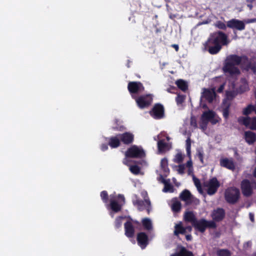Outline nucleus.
I'll return each mask as SVG.
<instances>
[{
    "instance_id": "obj_7",
    "label": "nucleus",
    "mask_w": 256,
    "mask_h": 256,
    "mask_svg": "<svg viewBox=\"0 0 256 256\" xmlns=\"http://www.w3.org/2000/svg\"><path fill=\"white\" fill-rule=\"evenodd\" d=\"M204 185L207 188V194L208 195H213L215 194L218 188L220 186V182L216 178L213 177L209 180L204 182Z\"/></svg>"
},
{
    "instance_id": "obj_4",
    "label": "nucleus",
    "mask_w": 256,
    "mask_h": 256,
    "mask_svg": "<svg viewBox=\"0 0 256 256\" xmlns=\"http://www.w3.org/2000/svg\"><path fill=\"white\" fill-rule=\"evenodd\" d=\"M193 226L198 232L204 233L207 228H216L217 226L216 222L212 220H207L204 218L196 220Z\"/></svg>"
},
{
    "instance_id": "obj_32",
    "label": "nucleus",
    "mask_w": 256,
    "mask_h": 256,
    "mask_svg": "<svg viewBox=\"0 0 256 256\" xmlns=\"http://www.w3.org/2000/svg\"><path fill=\"white\" fill-rule=\"evenodd\" d=\"M236 96V93L234 90L226 91V98L223 100V101L226 100L227 102H230Z\"/></svg>"
},
{
    "instance_id": "obj_6",
    "label": "nucleus",
    "mask_w": 256,
    "mask_h": 256,
    "mask_svg": "<svg viewBox=\"0 0 256 256\" xmlns=\"http://www.w3.org/2000/svg\"><path fill=\"white\" fill-rule=\"evenodd\" d=\"M132 204L140 212L146 210L148 214H149L152 210L151 202L148 196L145 198L144 200L136 198L132 201Z\"/></svg>"
},
{
    "instance_id": "obj_28",
    "label": "nucleus",
    "mask_w": 256,
    "mask_h": 256,
    "mask_svg": "<svg viewBox=\"0 0 256 256\" xmlns=\"http://www.w3.org/2000/svg\"><path fill=\"white\" fill-rule=\"evenodd\" d=\"M185 234V228L182 226V222L175 225L174 230V234L175 236H178L180 234Z\"/></svg>"
},
{
    "instance_id": "obj_43",
    "label": "nucleus",
    "mask_w": 256,
    "mask_h": 256,
    "mask_svg": "<svg viewBox=\"0 0 256 256\" xmlns=\"http://www.w3.org/2000/svg\"><path fill=\"white\" fill-rule=\"evenodd\" d=\"M130 170L132 173L138 174L140 172V168L137 165H132L130 166Z\"/></svg>"
},
{
    "instance_id": "obj_46",
    "label": "nucleus",
    "mask_w": 256,
    "mask_h": 256,
    "mask_svg": "<svg viewBox=\"0 0 256 256\" xmlns=\"http://www.w3.org/2000/svg\"><path fill=\"white\" fill-rule=\"evenodd\" d=\"M193 180L194 182V185L198 188V190L200 191L202 190V186H201V184L200 180L196 178L194 176L193 177Z\"/></svg>"
},
{
    "instance_id": "obj_13",
    "label": "nucleus",
    "mask_w": 256,
    "mask_h": 256,
    "mask_svg": "<svg viewBox=\"0 0 256 256\" xmlns=\"http://www.w3.org/2000/svg\"><path fill=\"white\" fill-rule=\"evenodd\" d=\"M128 89L130 94H135L143 92L144 88L140 82H130L128 84Z\"/></svg>"
},
{
    "instance_id": "obj_49",
    "label": "nucleus",
    "mask_w": 256,
    "mask_h": 256,
    "mask_svg": "<svg viewBox=\"0 0 256 256\" xmlns=\"http://www.w3.org/2000/svg\"><path fill=\"white\" fill-rule=\"evenodd\" d=\"M167 92L170 93L176 94L177 91V88L174 86H170L166 90Z\"/></svg>"
},
{
    "instance_id": "obj_10",
    "label": "nucleus",
    "mask_w": 256,
    "mask_h": 256,
    "mask_svg": "<svg viewBox=\"0 0 256 256\" xmlns=\"http://www.w3.org/2000/svg\"><path fill=\"white\" fill-rule=\"evenodd\" d=\"M150 116L155 119H161L164 116V108L160 104H156L154 105L152 110L150 111Z\"/></svg>"
},
{
    "instance_id": "obj_1",
    "label": "nucleus",
    "mask_w": 256,
    "mask_h": 256,
    "mask_svg": "<svg viewBox=\"0 0 256 256\" xmlns=\"http://www.w3.org/2000/svg\"><path fill=\"white\" fill-rule=\"evenodd\" d=\"M230 43L228 36L222 31L214 32L210 34L204 46V50L211 54H216L222 50V46Z\"/></svg>"
},
{
    "instance_id": "obj_59",
    "label": "nucleus",
    "mask_w": 256,
    "mask_h": 256,
    "mask_svg": "<svg viewBox=\"0 0 256 256\" xmlns=\"http://www.w3.org/2000/svg\"><path fill=\"white\" fill-rule=\"evenodd\" d=\"M192 160H190L186 162V166L190 168L192 167Z\"/></svg>"
},
{
    "instance_id": "obj_57",
    "label": "nucleus",
    "mask_w": 256,
    "mask_h": 256,
    "mask_svg": "<svg viewBox=\"0 0 256 256\" xmlns=\"http://www.w3.org/2000/svg\"><path fill=\"white\" fill-rule=\"evenodd\" d=\"M186 151L188 156L190 157L191 148H186Z\"/></svg>"
},
{
    "instance_id": "obj_8",
    "label": "nucleus",
    "mask_w": 256,
    "mask_h": 256,
    "mask_svg": "<svg viewBox=\"0 0 256 256\" xmlns=\"http://www.w3.org/2000/svg\"><path fill=\"white\" fill-rule=\"evenodd\" d=\"M240 188L244 196L249 197L253 194V184L248 179H244L241 182Z\"/></svg>"
},
{
    "instance_id": "obj_31",
    "label": "nucleus",
    "mask_w": 256,
    "mask_h": 256,
    "mask_svg": "<svg viewBox=\"0 0 256 256\" xmlns=\"http://www.w3.org/2000/svg\"><path fill=\"white\" fill-rule=\"evenodd\" d=\"M179 256H194L193 253L188 250L185 247L180 246L178 252Z\"/></svg>"
},
{
    "instance_id": "obj_12",
    "label": "nucleus",
    "mask_w": 256,
    "mask_h": 256,
    "mask_svg": "<svg viewBox=\"0 0 256 256\" xmlns=\"http://www.w3.org/2000/svg\"><path fill=\"white\" fill-rule=\"evenodd\" d=\"M238 122L250 130H256V117L240 116L238 118Z\"/></svg>"
},
{
    "instance_id": "obj_20",
    "label": "nucleus",
    "mask_w": 256,
    "mask_h": 256,
    "mask_svg": "<svg viewBox=\"0 0 256 256\" xmlns=\"http://www.w3.org/2000/svg\"><path fill=\"white\" fill-rule=\"evenodd\" d=\"M220 165L232 170H234L236 168V166L232 158H224L220 159Z\"/></svg>"
},
{
    "instance_id": "obj_58",
    "label": "nucleus",
    "mask_w": 256,
    "mask_h": 256,
    "mask_svg": "<svg viewBox=\"0 0 256 256\" xmlns=\"http://www.w3.org/2000/svg\"><path fill=\"white\" fill-rule=\"evenodd\" d=\"M185 228V233L186 232V231L188 230V232H191L192 230V228L191 226H187L186 227H184Z\"/></svg>"
},
{
    "instance_id": "obj_45",
    "label": "nucleus",
    "mask_w": 256,
    "mask_h": 256,
    "mask_svg": "<svg viewBox=\"0 0 256 256\" xmlns=\"http://www.w3.org/2000/svg\"><path fill=\"white\" fill-rule=\"evenodd\" d=\"M185 100V96L183 95L178 94L176 98V104L179 105L182 104Z\"/></svg>"
},
{
    "instance_id": "obj_38",
    "label": "nucleus",
    "mask_w": 256,
    "mask_h": 256,
    "mask_svg": "<svg viewBox=\"0 0 256 256\" xmlns=\"http://www.w3.org/2000/svg\"><path fill=\"white\" fill-rule=\"evenodd\" d=\"M214 26L216 28L222 30H226V28L228 27L227 24H226L224 22L220 20L216 21L214 24Z\"/></svg>"
},
{
    "instance_id": "obj_30",
    "label": "nucleus",
    "mask_w": 256,
    "mask_h": 256,
    "mask_svg": "<svg viewBox=\"0 0 256 256\" xmlns=\"http://www.w3.org/2000/svg\"><path fill=\"white\" fill-rule=\"evenodd\" d=\"M178 88L183 92H186L188 88V85L186 81L182 79H180L176 82Z\"/></svg>"
},
{
    "instance_id": "obj_42",
    "label": "nucleus",
    "mask_w": 256,
    "mask_h": 256,
    "mask_svg": "<svg viewBox=\"0 0 256 256\" xmlns=\"http://www.w3.org/2000/svg\"><path fill=\"white\" fill-rule=\"evenodd\" d=\"M204 151L202 148H198L196 150V156L198 158L202 164H204Z\"/></svg>"
},
{
    "instance_id": "obj_26",
    "label": "nucleus",
    "mask_w": 256,
    "mask_h": 256,
    "mask_svg": "<svg viewBox=\"0 0 256 256\" xmlns=\"http://www.w3.org/2000/svg\"><path fill=\"white\" fill-rule=\"evenodd\" d=\"M242 66L244 67L246 70L248 71L251 70L254 74H256V62H252L251 60L248 58V62L245 64H242Z\"/></svg>"
},
{
    "instance_id": "obj_35",
    "label": "nucleus",
    "mask_w": 256,
    "mask_h": 256,
    "mask_svg": "<svg viewBox=\"0 0 256 256\" xmlns=\"http://www.w3.org/2000/svg\"><path fill=\"white\" fill-rule=\"evenodd\" d=\"M216 254L217 256H231V252L228 249H218Z\"/></svg>"
},
{
    "instance_id": "obj_27",
    "label": "nucleus",
    "mask_w": 256,
    "mask_h": 256,
    "mask_svg": "<svg viewBox=\"0 0 256 256\" xmlns=\"http://www.w3.org/2000/svg\"><path fill=\"white\" fill-rule=\"evenodd\" d=\"M230 102H227L226 100L222 101V115L224 118L227 120L230 114Z\"/></svg>"
},
{
    "instance_id": "obj_29",
    "label": "nucleus",
    "mask_w": 256,
    "mask_h": 256,
    "mask_svg": "<svg viewBox=\"0 0 256 256\" xmlns=\"http://www.w3.org/2000/svg\"><path fill=\"white\" fill-rule=\"evenodd\" d=\"M142 224L144 230H150L152 229V222L150 218H144L142 220Z\"/></svg>"
},
{
    "instance_id": "obj_5",
    "label": "nucleus",
    "mask_w": 256,
    "mask_h": 256,
    "mask_svg": "<svg viewBox=\"0 0 256 256\" xmlns=\"http://www.w3.org/2000/svg\"><path fill=\"white\" fill-rule=\"evenodd\" d=\"M126 158H143L146 154L144 150L136 145H133L129 148L125 152Z\"/></svg>"
},
{
    "instance_id": "obj_22",
    "label": "nucleus",
    "mask_w": 256,
    "mask_h": 256,
    "mask_svg": "<svg viewBox=\"0 0 256 256\" xmlns=\"http://www.w3.org/2000/svg\"><path fill=\"white\" fill-rule=\"evenodd\" d=\"M192 195L190 192L188 190H184L180 194V198L182 201L186 202L187 204H190L192 203Z\"/></svg>"
},
{
    "instance_id": "obj_14",
    "label": "nucleus",
    "mask_w": 256,
    "mask_h": 256,
    "mask_svg": "<svg viewBox=\"0 0 256 256\" xmlns=\"http://www.w3.org/2000/svg\"><path fill=\"white\" fill-rule=\"evenodd\" d=\"M227 26L232 29L242 30L245 29L246 25L243 21L233 18L227 22Z\"/></svg>"
},
{
    "instance_id": "obj_63",
    "label": "nucleus",
    "mask_w": 256,
    "mask_h": 256,
    "mask_svg": "<svg viewBox=\"0 0 256 256\" xmlns=\"http://www.w3.org/2000/svg\"><path fill=\"white\" fill-rule=\"evenodd\" d=\"M250 220L252 222H254V216L252 213L250 214Z\"/></svg>"
},
{
    "instance_id": "obj_36",
    "label": "nucleus",
    "mask_w": 256,
    "mask_h": 256,
    "mask_svg": "<svg viewBox=\"0 0 256 256\" xmlns=\"http://www.w3.org/2000/svg\"><path fill=\"white\" fill-rule=\"evenodd\" d=\"M119 120L118 119H115L114 120V126L112 127V129L116 131H122L125 129L124 126L119 124Z\"/></svg>"
},
{
    "instance_id": "obj_51",
    "label": "nucleus",
    "mask_w": 256,
    "mask_h": 256,
    "mask_svg": "<svg viewBox=\"0 0 256 256\" xmlns=\"http://www.w3.org/2000/svg\"><path fill=\"white\" fill-rule=\"evenodd\" d=\"M254 0H246V2L248 3L247 4V6L249 8L250 10H252V9L253 6L252 4Z\"/></svg>"
},
{
    "instance_id": "obj_17",
    "label": "nucleus",
    "mask_w": 256,
    "mask_h": 256,
    "mask_svg": "<svg viewBox=\"0 0 256 256\" xmlns=\"http://www.w3.org/2000/svg\"><path fill=\"white\" fill-rule=\"evenodd\" d=\"M118 136L120 141L124 144L129 145L134 141V134L130 132H125L123 134H119Z\"/></svg>"
},
{
    "instance_id": "obj_48",
    "label": "nucleus",
    "mask_w": 256,
    "mask_h": 256,
    "mask_svg": "<svg viewBox=\"0 0 256 256\" xmlns=\"http://www.w3.org/2000/svg\"><path fill=\"white\" fill-rule=\"evenodd\" d=\"M190 124L194 128H197L198 127L196 120L194 116H192L190 118Z\"/></svg>"
},
{
    "instance_id": "obj_56",
    "label": "nucleus",
    "mask_w": 256,
    "mask_h": 256,
    "mask_svg": "<svg viewBox=\"0 0 256 256\" xmlns=\"http://www.w3.org/2000/svg\"><path fill=\"white\" fill-rule=\"evenodd\" d=\"M160 180H161V182H162V184H165L167 183L168 182H169V181H170V180H166L164 179V178L162 177V176H160Z\"/></svg>"
},
{
    "instance_id": "obj_44",
    "label": "nucleus",
    "mask_w": 256,
    "mask_h": 256,
    "mask_svg": "<svg viewBox=\"0 0 256 256\" xmlns=\"http://www.w3.org/2000/svg\"><path fill=\"white\" fill-rule=\"evenodd\" d=\"M184 158L181 153H178L174 158V162L176 163L180 164L183 160Z\"/></svg>"
},
{
    "instance_id": "obj_47",
    "label": "nucleus",
    "mask_w": 256,
    "mask_h": 256,
    "mask_svg": "<svg viewBox=\"0 0 256 256\" xmlns=\"http://www.w3.org/2000/svg\"><path fill=\"white\" fill-rule=\"evenodd\" d=\"M173 189L172 186L170 183V181L167 183L164 184V188L163 189V192H168L170 191H172Z\"/></svg>"
},
{
    "instance_id": "obj_21",
    "label": "nucleus",
    "mask_w": 256,
    "mask_h": 256,
    "mask_svg": "<svg viewBox=\"0 0 256 256\" xmlns=\"http://www.w3.org/2000/svg\"><path fill=\"white\" fill-rule=\"evenodd\" d=\"M110 207L112 210L114 212H118L121 210L122 206L115 200L114 196L110 195Z\"/></svg>"
},
{
    "instance_id": "obj_54",
    "label": "nucleus",
    "mask_w": 256,
    "mask_h": 256,
    "mask_svg": "<svg viewBox=\"0 0 256 256\" xmlns=\"http://www.w3.org/2000/svg\"><path fill=\"white\" fill-rule=\"evenodd\" d=\"M186 148H191V140L190 137L186 140Z\"/></svg>"
},
{
    "instance_id": "obj_64",
    "label": "nucleus",
    "mask_w": 256,
    "mask_h": 256,
    "mask_svg": "<svg viewBox=\"0 0 256 256\" xmlns=\"http://www.w3.org/2000/svg\"><path fill=\"white\" fill-rule=\"evenodd\" d=\"M253 176L256 178V167L254 168L253 172Z\"/></svg>"
},
{
    "instance_id": "obj_16",
    "label": "nucleus",
    "mask_w": 256,
    "mask_h": 256,
    "mask_svg": "<svg viewBox=\"0 0 256 256\" xmlns=\"http://www.w3.org/2000/svg\"><path fill=\"white\" fill-rule=\"evenodd\" d=\"M225 210L222 208H218L214 210L211 214L214 222H219L222 221L225 217Z\"/></svg>"
},
{
    "instance_id": "obj_37",
    "label": "nucleus",
    "mask_w": 256,
    "mask_h": 256,
    "mask_svg": "<svg viewBox=\"0 0 256 256\" xmlns=\"http://www.w3.org/2000/svg\"><path fill=\"white\" fill-rule=\"evenodd\" d=\"M166 146L167 144L164 142L163 140H160L158 142V148L160 152H164Z\"/></svg>"
},
{
    "instance_id": "obj_11",
    "label": "nucleus",
    "mask_w": 256,
    "mask_h": 256,
    "mask_svg": "<svg viewBox=\"0 0 256 256\" xmlns=\"http://www.w3.org/2000/svg\"><path fill=\"white\" fill-rule=\"evenodd\" d=\"M218 118H216V113L212 110L204 112L201 116V120L210 122L212 124L214 125L219 122Z\"/></svg>"
},
{
    "instance_id": "obj_53",
    "label": "nucleus",
    "mask_w": 256,
    "mask_h": 256,
    "mask_svg": "<svg viewBox=\"0 0 256 256\" xmlns=\"http://www.w3.org/2000/svg\"><path fill=\"white\" fill-rule=\"evenodd\" d=\"M100 148L102 151H106L108 149V145L106 144H102L101 145Z\"/></svg>"
},
{
    "instance_id": "obj_2",
    "label": "nucleus",
    "mask_w": 256,
    "mask_h": 256,
    "mask_svg": "<svg viewBox=\"0 0 256 256\" xmlns=\"http://www.w3.org/2000/svg\"><path fill=\"white\" fill-rule=\"evenodd\" d=\"M248 60V57L246 55L230 54L226 58L222 70L225 74L231 76L238 75L240 72L236 66L245 64Z\"/></svg>"
},
{
    "instance_id": "obj_19",
    "label": "nucleus",
    "mask_w": 256,
    "mask_h": 256,
    "mask_svg": "<svg viewBox=\"0 0 256 256\" xmlns=\"http://www.w3.org/2000/svg\"><path fill=\"white\" fill-rule=\"evenodd\" d=\"M124 234L128 238H132L134 236L135 230L132 221L128 220L124 224Z\"/></svg>"
},
{
    "instance_id": "obj_60",
    "label": "nucleus",
    "mask_w": 256,
    "mask_h": 256,
    "mask_svg": "<svg viewBox=\"0 0 256 256\" xmlns=\"http://www.w3.org/2000/svg\"><path fill=\"white\" fill-rule=\"evenodd\" d=\"M118 198L119 199H120L122 201L124 202L125 198L123 195L122 194H118Z\"/></svg>"
},
{
    "instance_id": "obj_15",
    "label": "nucleus",
    "mask_w": 256,
    "mask_h": 256,
    "mask_svg": "<svg viewBox=\"0 0 256 256\" xmlns=\"http://www.w3.org/2000/svg\"><path fill=\"white\" fill-rule=\"evenodd\" d=\"M216 96V93L214 88H203L202 93V98H204L208 102L212 103Z\"/></svg>"
},
{
    "instance_id": "obj_23",
    "label": "nucleus",
    "mask_w": 256,
    "mask_h": 256,
    "mask_svg": "<svg viewBox=\"0 0 256 256\" xmlns=\"http://www.w3.org/2000/svg\"><path fill=\"white\" fill-rule=\"evenodd\" d=\"M184 219L185 222H191L192 226L197 220L195 215L192 211L186 212L184 215Z\"/></svg>"
},
{
    "instance_id": "obj_3",
    "label": "nucleus",
    "mask_w": 256,
    "mask_h": 256,
    "mask_svg": "<svg viewBox=\"0 0 256 256\" xmlns=\"http://www.w3.org/2000/svg\"><path fill=\"white\" fill-rule=\"evenodd\" d=\"M240 191L236 187L228 188L224 192V199L230 204H234L238 202L240 198Z\"/></svg>"
},
{
    "instance_id": "obj_24",
    "label": "nucleus",
    "mask_w": 256,
    "mask_h": 256,
    "mask_svg": "<svg viewBox=\"0 0 256 256\" xmlns=\"http://www.w3.org/2000/svg\"><path fill=\"white\" fill-rule=\"evenodd\" d=\"M245 140L249 144H254L256 140V134L251 131H247L244 133Z\"/></svg>"
},
{
    "instance_id": "obj_61",
    "label": "nucleus",
    "mask_w": 256,
    "mask_h": 256,
    "mask_svg": "<svg viewBox=\"0 0 256 256\" xmlns=\"http://www.w3.org/2000/svg\"><path fill=\"white\" fill-rule=\"evenodd\" d=\"M186 238L188 241H190L192 239V236L190 234H188L186 236Z\"/></svg>"
},
{
    "instance_id": "obj_52",
    "label": "nucleus",
    "mask_w": 256,
    "mask_h": 256,
    "mask_svg": "<svg viewBox=\"0 0 256 256\" xmlns=\"http://www.w3.org/2000/svg\"><path fill=\"white\" fill-rule=\"evenodd\" d=\"M185 168L184 165H180L178 166V172L180 174H183L184 172Z\"/></svg>"
},
{
    "instance_id": "obj_40",
    "label": "nucleus",
    "mask_w": 256,
    "mask_h": 256,
    "mask_svg": "<svg viewBox=\"0 0 256 256\" xmlns=\"http://www.w3.org/2000/svg\"><path fill=\"white\" fill-rule=\"evenodd\" d=\"M123 218H124L121 216H119L116 218L114 221V227L116 229H118L122 226V220Z\"/></svg>"
},
{
    "instance_id": "obj_33",
    "label": "nucleus",
    "mask_w": 256,
    "mask_h": 256,
    "mask_svg": "<svg viewBox=\"0 0 256 256\" xmlns=\"http://www.w3.org/2000/svg\"><path fill=\"white\" fill-rule=\"evenodd\" d=\"M160 167L164 172L168 173L170 170L168 168V161L166 158H164L162 159L160 162Z\"/></svg>"
},
{
    "instance_id": "obj_62",
    "label": "nucleus",
    "mask_w": 256,
    "mask_h": 256,
    "mask_svg": "<svg viewBox=\"0 0 256 256\" xmlns=\"http://www.w3.org/2000/svg\"><path fill=\"white\" fill-rule=\"evenodd\" d=\"M128 162H129V160L126 158H125L124 159V160H123L124 164L125 165H126V166H128Z\"/></svg>"
},
{
    "instance_id": "obj_39",
    "label": "nucleus",
    "mask_w": 256,
    "mask_h": 256,
    "mask_svg": "<svg viewBox=\"0 0 256 256\" xmlns=\"http://www.w3.org/2000/svg\"><path fill=\"white\" fill-rule=\"evenodd\" d=\"M181 208V204L178 201L174 202L172 206V210L176 212H179Z\"/></svg>"
},
{
    "instance_id": "obj_34",
    "label": "nucleus",
    "mask_w": 256,
    "mask_h": 256,
    "mask_svg": "<svg viewBox=\"0 0 256 256\" xmlns=\"http://www.w3.org/2000/svg\"><path fill=\"white\" fill-rule=\"evenodd\" d=\"M255 110V106L252 104H248L246 108L243 109L242 114L248 116Z\"/></svg>"
},
{
    "instance_id": "obj_50",
    "label": "nucleus",
    "mask_w": 256,
    "mask_h": 256,
    "mask_svg": "<svg viewBox=\"0 0 256 256\" xmlns=\"http://www.w3.org/2000/svg\"><path fill=\"white\" fill-rule=\"evenodd\" d=\"M201 121L202 122H201V123L200 124V127L201 129L204 130H206L208 122H204V120H201Z\"/></svg>"
},
{
    "instance_id": "obj_9",
    "label": "nucleus",
    "mask_w": 256,
    "mask_h": 256,
    "mask_svg": "<svg viewBox=\"0 0 256 256\" xmlns=\"http://www.w3.org/2000/svg\"><path fill=\"white\" fill-rule=\"evenodd\" d=\"M132 98L135 99L138 106L142 109L148 108L151 104L152 100L150 94L142 95L138 98L132 96Z\"/></svg>"
},
{
    "instance_id": "obj_25",
    "label": "nucleus",
    "mask_w": 256,
    "mask_h": 256,
    "mask_svg": "<svg viewBox=\"0 0 256 256\" xmlns=\"http://www.w3.org/2000/svg\"><path fill=\"white\" fill-rule=\"evenodd\" d=\"M120 140L118 134L109 138L108 145L112 148H116L120 145Z\"/></svg>"
},
{
    "instance_id": "obj_55",
    "label": "nucleus",
    "mask_w": 256,
    "mask_h": 256,
    "mask_svg": "<svg viewBox=\"0 0 256 256\" xmlns=\"http://www.w3.org/2000/svg\"><path fill=\"white\" fill-rule=\"evenodd\" d=\"M224 84H221L219 86V88H218L217 92H218V93L222 92H223V90H224Z\"/></svg>"
},
{
    "instance_id": "obj_41",
    "label": "nucleus",
    "mask_w": 256,
    "mask_h": 256,
    "mask_svg": "<svg viewBox=\"0 0 256 256\" xmlns=\"http://www.w3.org/2000/svg\"><path fill=\"white\" fill-rule=\"evenodd\" d=\"M100 198L104 204H107L108 201V196L106 190H103L100 192Z\"/></svg>"
},
{
    "instance_id": "obj_18",
    "label": "nucleus",
    "mask_w": 256,
    "mask_h": 256,
    "mask_svg": "<svg viewBox=\"0 0 256 256\" xmlns=\"http://www.w3.org/2000/svg\"><path fill=\"white\" fill-rule=\"evenodd\" d=\"M137 242L138 246L144 249L148 244V236L144 232H140L137 234Z\"/></svg>"
}]
</instances>
